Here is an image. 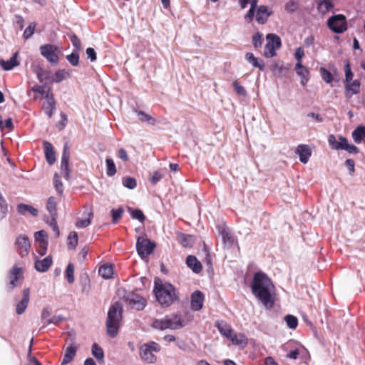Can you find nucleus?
<instances>
[{"mask_svg":"<svg viewBox=\"0 0 365 365\" xmlns=\"http://www.w3.org/2000/svg\"><path fill=\"white\" fill-rule=\"evenodd\" d=\"M219 235L222 237V242L225 247H230L233 245L235 239L231 234L229 228L225 224H219L216 227Z\"/></svg>","mask_w":365,"mask_h":365,"instance_id":"nucleus-12","label":"nucleus"},{"mask_svg":"<svg viewBox=\"0 0 365 365\" xmlns=\"http://www.w3.org/2000/svg\"><path fill=\"white\" fill-rule=\"evenodd\" d=\"M136 113L139 116V120L141 122H148L151 125L155 124V119L150 116V115L145 113V112L142 110H135Z\"/></svg>","mask_w":365,"mask_h":365,"instance_id":"nucleus-44","label":"nucleus"},{"mask_svg":"<svg viewBox=\"0 0 365 365\" xmlns=\"http://www.w3.org/2000/svg\"><path fill=\"white\" fill-rule=\"evenodd\" d=\"M160 346L155 342L150 341L144 344L140 347V355L141 359L148 363H154L156 361V356L153 354V351L159 352Z\"/></svg>","mask_w":365,"mask_h":365,"instance_id":"nucleus-5","label":"nucleus"},{"mask_svg":"<svg viewBox=\"0 0 365 365\" xmlns=\"http://www.w3.org/2000/svg\"><path fill=\"white\" fill-rule=\"evenodd\" d=\"M233 86L237 95L242 96H245L247 95V91L245 88L242 86H241L237 80L234 81Z\"/></svg>","mask_w":365,"mask_h":365,"instance_id":"nucleus-59","label":"nucleus"},{"mask_svg":"<svg viewBox=\"0 0 365 365\" xmlns=\"http://www.w3.org/2000/svg\"><path fill=\"white\" fill-rule=\"evenodd\" d=\"M167 327L169 329H179L185 326L184 319L180 314L166 315Z\"/></svg>","mask_w":365,"mask_h":365,"instance_id":"nucleus-13","label":"nucleus"},{"mask_svg":"<svg viewBox=\"0 0 365 365\" xmlns=\"http://www.w3.org/2000/svg\"><path fill=\"white\" fill-rule=\"evenodd\" d=\"M155 247V244L148 238L139 237L137 240V252L142 259L148 257L153 252Z\"/></svg>","mask_w":365,"mask_h":365,"instance_id":"nucleus-8","label":"nucleus"},{"mask_svg":"<svg viewBox=\"0 0 365 365\" xmlns=\"http://www.w3.org/2000/svg\"><path fill=\"white\" fill-rule=\"evenodd\" d=\"M234 345L240 346L242 348L245 347L247 345L248 339L247 336L242 333L235 334V332L232 334V336L229 339Z\"/></svg>","mask_w":365,"mask_h":365,"instance_id":"nucleus-29","label":"nucleus"},{"mask_svg":"<svg viewBox=\"0 0 365 365\" xmlns=\"http://www.w3.org/2000/svg\"><path fill=\"white\" fill-rule=\"evenodd\" d=\"M8 212V204L4 197H0V220L6 217Z\"/></svg>","mask_w":365,"mask_h":365,"instance_id":"nucleus-51","label":"nucleus"},{"mask_svg":"<svg viewBox=\"0 0 365 365\" xmlns=\"http://www.w3.org/2000/svg\"><path fill=\"white\" fill-rule=\"evenodd\" d=\"M344 71H345V79L344 80V83L354 81L353 80L354 73H352L349 63H346L345 65Z\"/></svg>","mask_w":365,"mask_h":365,"instance_id":"nucleus-60","label":"nucleus"},{"mask_svg":"<svg viewBox=\"0 0 365 365\" xmlns=\"http://www.w3.org/2000/svg\"><path fill=\"white\" fill-rule=\"evenodd\" d=\"M43 148L47 163L50 165H53L56 161V153L54 151L53 145L48 141H44Z\"/></svg>","mask_w":365,"mask_h":365,"instance_id":"nucleus-23","label":"nucleus"},{"mask_svg":"<svg viewBox=\"0 0 365 365\" xmlns=\"http://www.w3.org/2000/svg\"><path fill=\"white\" fill-rule=\"evenodd\" d=\"M14 246L21 257L27 256L31 249L29 238L26 235H20L17 237Z\"/></svg>","mask_w":365,"mask_h":365,"instance_id":"nucleus-9","label":"nucleus"},{"mask_svg":"<svg viewBox=\"0 0 365 365\" xmlns=\"http://www.w3.org/2000/svg\"><path fill=\"white\" fill-rule=\"evenodd\" d=\"M215 326L217 327L219 332L227 339H230L234 333V330L232 327L225 321H216Z\"/></svg>","mask_w":365,"mask_h":365,"instance_id":"nucleus-19","label":"nucleus"},{"mask_svg":"<svg viewBox=\"0 0 365 365\" xmlns=\"http://www.w3.org/2000/svg\"><path fill=\"white\" fill-rule=\"evenodd\" d=\"M163 177V175L159 171H155L150 178V182L153 185L157 184Z\"/></svg>","mask_w":365,"mask_h":365,"instance_id":"nucleus-63","label":"nucleus"},{"mask_svg":"<svg viewBox=\"0 0 365 365\" xmlns=\"http://www.w3.org/2000/svg\"><path fill=\"white\" fill-rule=\"evenodd\" d=\"M319 72H320L322 78L327 83H331L333 81V80H334L333 75L327 68L322 67L319 69Z\"/></svg>","mask_w":365,"mask_h":365,"instance_id":"nucleus-43","label":"nucleus"},{"mask_svg":"<svg viewBox=\"0 0 365 365\" xmlns=\"http://www.w3.org/2000/svg\"><path fill=\"white\" fill-rule=\"evenodd\" d=\"M267 43L264 50V56L266 58H272L277 55L276 50L282 46L281 38L274 34H268L266 36Z\"/></svg>","mask_w":365,"mask_h":365,"instance_id":"nucleus-6","label":"nucleus"},{"mask_svg":"<svg viewBox=\"0 0 365 365\" xmlns=\"http://www.w3.org/2000/svg\"><path fill=\"white\" fill-rule=\"evenodd\" d=\"M295 71L297 74L301 78V84L305 86L309 80V71L302 64V62L297 63Z\"/></svg>","mask_w":365,"mask_h":365,"instance_id":"nucleus-22","label":"nucleus"},{"mask_svg":"<svg viewBox=\"0 0 365 365\" xmlns=\"http://www.w3.org/2000/svg\"><path fill=\"white\" fill-rule=\"evenodd\" d=\"M106 163L107 175L109 177L113 176L117 172L114 161L111 158H106Z\"/></svg>","mask_w":365,"mask_h":365,"instance_id":"nucleus-41","label":"nucleus"},{"mask_svg":"<svg viewBox=\"0 0 365 365\" xmlns=\"http://www.w3.org/2000/svg\"><path fill=\"white\" fill-rule=\"evenodd\" d=\"M53 184L54 187L56 188V190L59 195H61L63 193V183L60 180V176L58 173H55L53 176Z\"/></svg>","mask_w":365,"mask_h":365,"instance_id":"nucleus-50","label":"nucleus"},{"mask_svg":"<svg viewBox=\"0 0 365 365\" xmlns=\"http://www.w3.org/2000/svg\"><path fill=\"white\" fill-rule=\"evenodd\" d=\"M66 277L68 283L72 284L74 282V265L69 263L66 269Z\"/></svg>","mask_w":365,"mask_h":365,"instance_id":"nucleus-46","label":"nucleus"},{"mask_svg":"<svg viewBox=\"0 0 365 365\" xmlns=\"http://www.w3.org/2000/svg\"><path fill=\"white\" fill-rule=\"evenodd\" d=\"M295 153L299 155V160L302 163H307L312 155V150L307 145H299Z\"/></svg>","mask_w":365,"mask_h":365,"instance_id":"nucleus-21","label":"nucleus"},{"mask_svg":"<svg viewBox=\"0 0 365 365\" xmlns=\"http://www.w3.org/2000/svg\"><path fill=\"white\" fill-rule=\"evenodd\" d=\"M272 14L267 6H259L257 10L256 20L259 24H264Z\"/></svg>","mask_w":365,"mask_h":365,"instance_id":"nucleus-20","label":"nucleus"},{"mask_svg":"<svg viewBox=\"0 0 365 365\" xmlns=\"http://www.w3.org/2000/svg\"><path fill=\"white\" fill-rule=\"evenodd\" d=\"M45 98L46 100V103L43 105V109L45 110L46 114L51 118L53 111L56 109V103L53 98V93H51V88L47 89V93L45 96Z\"/></svg>","mask_w":365,"mask_h":365,"instance_id":"nucleus-16","label":"nucleus"},{"mask_svg":"<svg viewBox=\"0 0 365 365\" xmlns=\"http://www.w3.org/2000/svg\"><path fill=\"white\" fill-rule=\"evenodd\" d=\"M17 53H15L12 57L8 61H0V65L2 66V68L5 71H9L11 70L15 66H17L19 65V62L17 61Z\"/></svg>","mask_w":365,"mask_h":365,"instance_id":"nucleus-32","label":"nucleus"},{"mask_svg":"<svg viewBox=\"0 0 365 365\" xmlns=\"http://www.w3.org/2000/svg\"><path fill=\"white\" fill-rule=\"evenodd\" d=\"M351 135L354 141L356 143L359 144L361 142H364L365 143V126H357L356 129L352 132Z\"/></svg>","mask_w":365,"mask_h":365,"instance_id":"nucleus-28","label":"nucleus"},{"mask_svg":"<svg viewBox=\"0 0 365 365\" xmlns=\"http://www.w3.org/2000/svg\"><path fill=\"white\" fill-rule=\"evenodd\" d=\"M125 300L132 309L138 311L143 310L146 305V300L143 297L135 293L128 294Z\"/></svg>","mask_w":365,"mask_h":365,"instance_id":"nucleus-10","label":"nucleus"},{"mask_svg":"<svg viewBox=\"0 0 365 365\" xmlns=\"http://www.w3.org/2000/svg\"><path fill=\"white\" fill-rule=\"evenodd\" d=\"M46 89V87L45 86L36 85L28 91V96L31 97L32 96L34 100H36L38 98V95H41L45 98V96L47 93Z\"/></svg>","mask_w":365,"mask_h":365,"instance_id":"nucleus-30","label":"nucleus"},{"mask_svg":"<svg viewBox=\"0 0 365 365\" xmlns=\"http://www.w3.org/2000/svg\"><path fill=\"white\" fill-rule=\"evenodd\" d=\"M53 260L51 256H47L43 259L36 260L34 264L35 269L40 272H45L52 265Z\"/></svg>","mask_w":365,"mask_h":365,"instance_id":"nucleus-24","label":"nucleus"},{"mask_svg":"<svg viewBox=\"0 0 365 365\" xmlns=\"http://www.w3.org/2000/svg\"><path fill=\"white\" fill-rule=\"evenodd\" d=\"M245 58L254 67L258 68L262 71L264 70V61L261 59L256 58L252 53H247L245 55Z\"/></svg>","mask_w":365,"mask_h":365,"instance_id":"nucleus-31","label":"nucleus"},{"mask_svg":"<svg viewBox=\"0 0 365 365\" xmlns=\"http://www.w3.org/2000/svg\"><path fill=\"white\" fill-rule=\"evenodd\" d=\"M151 327L162 331L168 329L166 316L163 319H155L151 324Z\"/></svg>","mask_w":365,"mask_h":365,"instance_id":"nucleus-38","label":"nucleus"},{"mask_svg":"<svg viewBox=\"0 0 365 365\" xmlns=\"http://www.w3.org/2000/svg\"><path fill=\"white\" fill-rule=\"evenodd\" d=\"M186 264L187 267L195 273H200L202 267L201 262L194 255H188L186 258Z\"/></svg>","mask_w":365,"mask_h":365,"instance_id":"nucleus-25","label":"nucleus"},{"mask_svg":"<svg viewBox=\"0 0 365 365\" xmlns=\"http://www.w3.org/2000/svg\"><path fill=\"white\" fill-rule=\"evenodd\" d=\"M69 38L74 47L73 51H80L81 49V42L76 34H73L70 36Z\"/></svg>","mask_w":365,"mask_h":365,"instance_id":"nucleus-54","label":"nucleus"},{"mask_svg":"<svg viewBox=\"0 0 365 365\" xmlns=\"http://www.w3.org/2000/svg\"><path fill=\"white\" fill-rule=\"evenodd\" d=\"M92 354L99 361H103L104 352L103 349L96 343L92 346Z\"/></svg>","mask_w":365,"mask_h":365,"instance_id":"nucleus-39","label":"nucleus"},{"mask_svg":"<svg viewBox=\"0 0 365 365\" xmlns=\"http://www.w3.org/2000/svg\"><path fill=\"white\" fill-rule=\"evenodd\" d=\"M124 210L122 207L111 210L112 221L113 224H116L121 218Z\"/></svg>","mask_w":365,"mask_h":365,"instance_id":"nucleus-48","label":"nucleus"},{"mask_svg":"<svg viewBox=\"0 0 365 365\" xmlns=\"http://www.w3.org/2000/svg\"><path fill=\"white\" fill-rule=\"evenodd\" d=\"M17 211L20 215H26L27 213H29L31 215L36 217L38 214L37 209L31 205L24 203H20L17 205Z\"/></svg>","mask_w":365,"mask_h":365,"instance_id":"nucleus-27","label":"nucleus"},{"mask_svg":"<svg viewBox=\"0 0 365 365\" xmlns=\"http://www.w3.org/2000/svg\"><path fill=\"white\" fill-rule=\"evenodd\" d=\"M204 294L202 292L197 290L191 295V308L195 311L200 310L203 307Z\"/></svg>","mask_w":365,"mask_h":365,"instance_id":"nucleus-17","label":"nucleus"},{"mask_svg":"<svg viewBox=\"0 0 365 365\" xmlns=\"http://www.w3.org/2000/svg\"><path fill=\"white\" fill-rule=\"evenodd\" d=\"M63 320V317L61 316H53V317L48 319L46 322H45V325H48L50 324H58L60 322Z\"/></svg>","mask_w":365,"mask_h":365,"instance_id":"nucleus-64","label":"nucleus"},{"mask_svg":"<svg viewBox=\"0 0 365 365\" xmlns=\"http://www.w3.org/2000/svg\"><path fill=\"white\" fill-rule=\"evenodd\" d=\"M56 205V199L54 197H50L47 201L46 209L53 217L57 215Z\"/></svg>","mask_w":365,"mask_h":365,"instance_id":"nucleus-36","label":"nucleus"},{"mask_svg":"<svg viewBox=\"0 0 365 365\" xmlns=\"http://www.w3.org/2000/svg\"><path fill=\"white\" fill-rule=\"evenodd\" d=\"M272 71L274 73V75H282L283 72L284 71H287V69L282 65L279 64L278 63H274L272 65Z\"/></svg>","mask_w":365,"mask_h":365,"instance_id":"nucleus-56","label":"nucleus"},{"mask_svg":"<svg viewBox=\"0 0 365 365\" xmlns=\"http://www.w3.org/2000/svg\"><path fill=\"white\" fill-rule=\"evenodd\" d=\"M177 240L179 242V243L184 247H192V235L180 232L177 235Z\"/></svg>","mask_w":365,"mask_h":365,"instance_id":"nucleus-34","label":"nucleus"},{"mask_svg":"<svg viewBox=\"0 0 365 365\" xmlns=\"http://www.w3.org/2000/svg\"><path fill=\"white\" fill-rule=\"evenodd\" d=\"M334 7L331 0H321L318 4V11L322 14H326Z\"/></svg>","mask_w":365,"mask_h":365,"instance_id":"nucleus-37","label":"nucleus"},{"mask_svg":"<svg viewBox=\"0 0 365 365\" xmlns=\"http://www.w3.org/2000/svg\"><path fill=\"white\" fill-rule=\"evenodd\" d=\"M330 30L336 34H341L347 30V22L344 14H336L331 16L327 21Z\"/></svg>","mask_w":365,"mask_h":365,"instance_id":"nucleus-7","label":"nucleus"},{"mask_svg":"<svg viewBox=\"0 0 365 365\" xmlns=\"http://www.w3.org/2000/svg\"><path fill=\"white\" fill-rule=\"evenodd\" d=\"M66 59L73 66H77L79 64V51H73L71 54L66 56Z\"/></svg>","mask_w":365,"mask_h":365,"instance_id":"nucleus-45","label":"nucleus"},{"mask_svg":"<svg viewBox=\"0 0 365 365\" xmlns=\"http://www.w3.org/2000/svg\"><path fill=\"white\" fill-rule=\"evenodd\" d=\"M34 73L37 76V78L40 83H42L43 81H46L47 78H42V74H49V72L44 70L41 66H36L34 70Z\"/></svg>","mask_w":365,"mask_h":365,"instance_id":"nucleus-55","label":"nucleus"},{"mask_svg":"<svg viewBox=\"0 0 365 365\" xmlns=\"http://www.w3.org/2000/svg\"><path fill=\"white\" fill-rule=\"evenodd\" d=\"M40 53L47 61L52 66H56L59 63V53H61L58 46L47 43L39 47Z\"/></svg>","mask_w":365,"mask_h":365,"instance_id":"nucleus-4","label":"nucleus"},{"mask_svg":"<svg viewBox=\"0 0 365 365\" xmlns=\"http://www.w3.org/2000/svg\"><path fill=\"white\" fill-rule=\"evenodd\" d=\"M299 5L296 1L289 0L285 4V11L288 13H293L298 9Z\"/></svg>","mask_w":365,"mask_h":365,"instance_id":"nucleus-53","label":"nucleus"},{"mask_svg":"<svg viewBox=\"0 0 365 365\" xmlns=\"http://www.w3.org/2000/svg\"><path fill=\"white\" fill-rule=\"evenodd\" d=\"M29 300L30 289L29 288H26L23 290L22 299L16 304V312L18 314H22L25 312L26 307H28Z\"/></svg>","mask_w":365,"mask_h":365,"instance_id":"nucleus-18","label":"nucleus"},{"mask_svg":"<svg viewBox=\"0 0 365 365\" xmlns=\"http://www.w3.org/2000/svg\"><path fill=\"white\" fill-rule=\"evenodd\" d=\"M78 237L76 232L73 231L68 236V247L74 250L78 245Z\"/></svg>","mask_w":365,"mask_h":365,"instance_id":"nucleus-40","label":"nucleus"},{"mask_svg":"<svg viewBox=\"0 0 365 365\" xmlns=\"http://www.w3.org/2000/svg\"><path fill=\"white\" fill-rule=\"evenodd\" d=\"M285 322L290 329H296L298 325V319L293 315H287L285 317Z\"/></svg>","mask_w":365,"mask_h":365,"instance_id":"nucleus-52","label":"nucleus"},{"mask_svg":"<svg viewBox=\"0 0 365 365\" xmlns=\"http://www.w3.org/2000/svg\"><path fill=\"white\" fill-rule=\"evenodd\" d=\"M69 158L70 153L68 150V145L67 143H66L63 147V150L61 157V169L63 175V177L67 180L69 178L70 174Z\"/></svg>","mask_w":365,"mask_h":365,"instance_id":"nucleus-14","label":"nucleus"},{"mask_svg":"<svg viewBox=\"0 0 365 365\" xmlns=\"http://www.w3.org/2000/svg\"><path fill=\"white\" fill-rule=\"evenodd\" d=\"M35 240L38 242V243L41 242H48L46 240L47 233L44 230H40L35 233L34 235Z\"/></svg>","mask_w":365,"mask_h":365,"instance_id":"nucleus-61","label":"nucleus"},{"mask_svg":"<svg viewBox=\"0 0 365 365\" xmlns=\"http://www.w3.org/2000/svg\"><path fill=\"white\" fill-rule=\"evenodd\" d=\"M93 217V213L92 211H90L88 213V218L83 219V220H78L76 223V226L78 228H84L88 227L91 223V220Z\"/></svg>","mask_w":365,"mask_h":365,"instance_id":"nucleus-42","label":"nucleus"},{"mask_svg":"<svg viewBox=\"0 0 365 365\" xmlns=\"http://www.w3.org/2000/svg\"><path fill=\"white\" fill-rule=\"evenodd\" d=\"M328 143L331 149L339 150V148H341V145H339V142L336 140V137L332 134L329 135Z\"/></svg>","mask_w":365,"mask_h":365,"instance_id":"nucleus-62","label":"nucleus"},{"mask_svg":"<svg viewBox=\"0 0 365 365\" xmlns=\"http://www.w3.org/2000/svg\"><path fill=\"white\" fill-rule=\"evenodd\" d=\"M77 351V346L73 344L68 346L64 352L63 358L61 361V365L69 364L75 357Z\"/></svg>","mask_w":365,"mask_h":365,"instance_id":"nucleus-26","label":"nucleus"},{"mask_svg":"<svg viewBox=\"0 0 365 365\" xmlns=\"http://www.w3.org/2000/svg\"><path fill=\"white\" fill-rule=\"evenodd\" d=\"M130 215L133 219H137L140 222H143L145 220V216L144 215L143 212L139 209L131 210Z\"/></svg>","mask_w":365,"mask_h":365,"instance_id":"nucleus-57","label":"nucleus"},{"mask_svg":"<svg viewBox=\"0 0 365 365\" xmlns=\"http://www.w3.org/2000/svg\"><path fill=\"white\" fill-rule=\"evenodd\" d=\"M153 292L158 302L164 307H168L179 300L178 293L173 285L163 283L159 279L155 280Z\"/></svg>","mask_w":365,"mask_h":365,"instance_id":"nucleus-2","label":"nucleus"},{"mask_svg":"<svg viewBox=\"0 0 365 365\" xmlns=\"http://www.w3.org/2000/svg\"><path fill=\"white\" fill-rule=\"evenodd\" d=\"M123 307L119 302H115L109 308L106 319L107 334L110 337H115L122 319Z\"/></svg>","mask_w":365,"mask_h":365,"instance_id":"nucleus-3","label":"nucleus"},{"mask_svg":"<svg viewBox=\"0 0 365 365\" xmlns=\"http://www.w3.org/2000/svg\"><path fill=\"white\" fill-rule=\"evenodd\" d=\"M99 274L104 279H110L113 274V268L112 264H106L99 267Z\"/></svg>","mask_w":365,"mask_h":365,"instance_id":"nucleus-35","label":"nucleus"},{"mask_svg":"<svg viewBox=\"0 0 365 365\" xmlns=\"http://www.w3.org/2000/svg\"><path fill=\"white\" fill-rule=\"evenodd\" d=\"M9 283L7 285L8 291H11L18 284L19 280L23 279V269L14 265L9 273Z\"/></svg>","mask_w":365,"mask_h":365,"instance_id":"nucleus-11","label":"nucleus"},{"mask_svg":"<svg viewBox=\"0 0 365 365\" xmlns=\"http://www.w3.org/2000/svg\"><path fill=\"white\" fill-rule=\"evenodd\" d=\"M70 77V73L65 69L58 70L55 72L53 76L51 78L50 83H59L64 79Z\"/></svg>","mask_w":365,"mask_h":365,"instance_id":"nucleus-33","label":"nucleus"},{"mask_svg":"<svg viewBox=\"0 0 365 365\" xmlns=\"http://www.w3.org/2000/svg\"><path fill=\"white\" fill-rule=\"evenodd\" d=\"M344 84L345 97L348 99L351 98L354 95L360 93L361 83L359 80L355 79L352 81L347 82Z\"/></svg>","mask_w":365,"mask_h":365,"instance_id":"nucleus-15","label":"nucleus"},{"mask_svg":"<svg viewBox=\"0 0 365 365\" xmlns=\"http://www.w3.org/2000/svg\"><path fill=\"white\" fill-rule=\"evenodd\" d=\"M36 24L35 23H31L29 26L25 29L24 32V38L25 39H29L32 36V35L34 33L35 29H36Z\"/></svg>","mask_w":365,"mask_h":365,"instance_id":"nucleus-58","label":"nucleus"},{"mask_svg":"<svg viewBox=\"0 0 365 365\" xmlns=\"http://www.w3.org/2000/svg\"><path fill=\"white\" fill-rule=\"evenodd\" d=\"M123 185L128 189H134L137 186L136 180L132 177H126L123 179Z\"/></svg>","mask_w":365,"mask_h":365,"instance_id":"nucleus-49","label":"nucleus"},{"mask_svg":"<svg viewBox=\"0 0 365 365\" xmlns=\"http://www.w3.org/2000/svg\"><path fill=\"white\" fill-rule=\"evenodd\" d=\"M263 35L262 34L257 32L256 33L252 38V44L255 48L257 49L260 48L263 43Z\"/></svg>","mask_w":365,"mask_h":365,"instance_id":"nucleus-47","label":"nucleus"},{"mask_svg":"<svg viewBox=\"0 0 365 365\" xmlns=\"http://www.w3.org/2000/svg\"><path fill=\"white\" fill-rule=\"evenodd\" d=\"M253 294L268 309L273 308L275 302L274 286L268 276L262 272H256L251 284Z\"/></svg>","mask_w":365,"mask_h":365,"instance_id":"nucleus-1","label":"nucleus"}]
</instances>
